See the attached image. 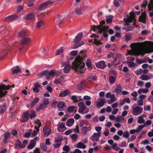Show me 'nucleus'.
Instances as JSON below:
<instances>
[{"label": "nucleus", "mask_w": 153, "mask_h": 153, "mask_svg": "<svg viewBox=\"0 0 153 153\" xmlns=\"http://www.w3.org/2000/svg\"><path fill=\"white\" fill-rule=\"evenodd\" d=\"M85 57L78 56L76 58L74 61L72 62V68L74 69L77 74L83 73L85 63L83 62V59Z\"/></svg>", "instance_id": "f257e3e1"}, {"label": "nucleus", "mask_w": 153, "mask_h": 153, "mask_svg": "<svg viewBox=\"0 0 153 153\" xmlns=\"http://www.w3.org/2000/svg\"><path fill=\"white\" fill-rule=\"evenodd\" d=\"M83 33L82 32H80L77 35L74 40V42L75 45L71 47L72 48L76 49L84 44V42H80Z\"/></svg>", "instance_id": "f03ea898"}, {"label": "nucleus", "mask_w": 153, "mask_h": 153, "mask_svg": "<svg viewBox=\"0 0 153 153\" xmlns=\"http://www.w3.org/2000/svg\"><path fill=\"white\" fill-rule=\"evenodd\" d=\"M11 87L10 85L6 86L5 85H0V98L5 97L9 90Z\"/></svg>", "instance_id": "7ed1b4c3"}, {"label": "nucleus", "mask_w": 153, "mask_h": 153, "mask_svg": "<svg viewBox=\"0 0 153 153\" xmlns=\"http://www.w3.org/2000/svg\"><path fill=\"white\" fill-rule=\"evenodd\" d=\"M136 105V104H134L132 106L133 110L132 113L134 115H138L141 114L143 111V108L141 107L137 106L135 107Z\"/></svg>", "instance_id": "20e7f679"}, {"label": "nucleus", "mask_w": 153, "mask_h": 153, "mask_svg": "<svg viewBox=\"0 0 153 153\" xmlns=\"http://www.w3.org/2000/svg\"><path fill=\"white\" fill-rule=\"evenodd\" d=\"M22 118L20 120L22 123H25L27 122L29 120V114L28 111L24 112L22 115Z\"/></svg>", "instance_id": "39448f33"}, {"label": "nucleus", "mask_w": 153, "mask_h": 153, "mask_svg": "<svg viewBox=\"0 0 153 153\" xmlns=\"http://www.w3.org/2000/svg\"><path fill=\"white\" fill-rule=\"evenodd\" d=\"M125 17L123 19H136L135 14L134 12L133 11L129 13V15L126 14V13L124 14Z\"/></svg>", "instance_id": "423d86ee"}, {"label": "nucleus", "mask_w": 153, "mask_h": 153, "mask_svg": "<svg viewBox=\"0 0 153 153\" xmlns=\"http://www.w3.org/2000/svg\"><path fill=\"white\" fill-rule=\"evenodd\" d=\"M96 65L97 68L101 69H104L106 67L105 62L104 61H101L96 63Z\"/></svg>", "instance_id": "0eeeda50"}, {"label": "nucleus", "mask_w": 153, "mask_h": 153, "mask_svg": "<svg viewBox=\"0 0 153 153\" xmlns=\"http://www.w3.org/2000/svg\"><path fill=\"white\" fill-rule=\"evenodd\" d=\"M20 40V45H26L30 41V39L29 37H23Z\"/></svg>", "instance_id": "6e6552de"}, {"label": "nucleus", "mask_w": 153, "mask_h": 153, "mask_svg": "<svg viewBox=\"0 0 153 153\" xmlns=\"http://www.w3.org/2000/svg\"><path fill=\"white\" fill-rule=\"evenodd\" d=\"M53 3V2L52 1H48L42 4L39 5V8L40 10H42L44 9V7L45 6L49 5L51 4H52Z\"/></svg>", "instance_id": "1a4fd4ad"}, {"label": "nucleus", "mask_w": 153, "mask_h": 153, "mask_svg": "<svg viewBox=\"0 0 153 153\" xmlns=\"http://www.w3.org/2000/svg\"><path fill=\"white\" fill-rule=\"evenodd\" d=\"M98 100H100V101L97 102V106L98 108L102 107L106 102V100L104 99H99Z\"/></svg>", "instance_id": "9d476101"}, {"label": "nucleus", "mask_w": 153, "mask_h": 153, "mask_svg": "<svg viewBox=\"0 0 153 153\" xmlns=\"http://www.w3.org/2000/svg\"><path fill=\"white\" fill-rule=\"evenodd\" d=\"M27 35V33L26 31L24 30H22L19 32L18 37L21 39L25 37Z\"/></svg>", "instance_id": "9b49d317"}, {"label": "nucleus", "mask_w": 153, "mask_h": 153, "mask_svg": "<svg viewBox=\"0 0 153 153\" xmlns=\"http://www.w3.org/2000/svg\"><path fill=\"white\" fill-rule=\"evenodd\" d=\"M71 93L70 91L68 90H66L62 91L59 94V96L61 97H65L70 94Z\"/></svg>", "instance_id": "f8f14e48"}, {"label": "nucleus", "mask_w": 153, "mask_h": 153, "mask_svg": "<svg viewBox=\"0 0 153 153\" xmlns=\"http://www.w3.org/2000/svg\"><path fill=\"white\" fill-rule=\"evenodd\" d=\"M124 25H128L131 23H132V25H134L136 23V20H124Z\"/></svg>", "instance_id": "ddd939ff"}, {"label": "nucleus", "mask_w": 153, "mask_h": 153, "mask_svg": "<svg viewBox=\"0 0 153 153\" xmlns=\"http://www.w3.org/2000/svg\"><path fill=\"white\" fill-rule=\"evenodd\" d=\"M7 103L4 102L1 105H0V113L1 114L4 113L6 109Z\"/></svg>", "instance_id": "4468645a"}, {"label": "nucleus", "mask_w": 153, "mask_h": 153, "mask_svg": "<svg viewBox=\"0 0 153 153\" xmlns=\"http://www.w3.org/2000/svg\"><path fill=\"white\" fill-rule=\"evenodd\" d=\"M29 114V116L30 119H32L36 117V115L34 110L33 109L28 111Z\"/></svg>", "instance_id": "2eb2a0df"}, {"label": "nucleus", "mask_w": 153, "mask_h": 153, "mask_svg": "<svg viewBox=\"0 0 153 153\" xmlns=\"http://www.w3.org/2000/svg\"><path fill=\"white\" fill-rule=\"evenodd\" d=\"M92 29L94 31H96L97 29H98L99 32L100 33H101L103 30L104 29L103 28L101 27V26L100 25H94L93 27L92 28Z\"/></svg>", "instance_id": "dca6fc26"}, {"label": "nucleus", "mask_w": 153, "mask_h": 153, "mask_svg": "<svg viewBox=\"0 0 153 153\" xmlns=\"http://www.w3.org/2000/svg\"><path fill=\"white\" fill-rule=\"evenodd\" d=\"M137 50H128L127 51V54L128 55H131L134 56H139V54L137 53Z\"/></svg>", "instance_id": "f3484780"}, {"label": "nucleus", "mask_w": 153, "mask_h": 153, "mask_svg": "<svg viewBox=\"0 0 153 153\" xmlns=\"http://www.w3.org/2000/svg\"><path fill=\"white\" fill-rule=\"evenodd\" d=\"M51 130L50 128H46L44 127L43 129V131L44 133L45 136H48L51 134Z\"/></svg>", "instance_id": "a211bd4d"}, {"label": "nucleus", "mask_w": 153, "mask_h": 153, "mask_svg": "<svg viewBox=\"0 0 153 153\" xmlns=\"http://www.w3.org/2000/svg\"><path fill=\"white\" fill-rule=\"evenodd\" d=\"M10 134L9 132H5L4 135V139L3 140L4 143H7L8 139L9 137Z\"/></svg>", "instance_id": "6ab92c4d"}, {"label": "nucleus", "mask_w": 153, "mask_h": 153, "mask_svg": "<svg viewBox=\"0 0 153 153\" xmlns=\"http://www.w3.org/2000/svg\"><path fill=\"white\" fill-rule=\"evenodd\" d=\"M131 101L129 98L128 97H126L123 99V100L120 102V105L122 106L124 105L125 102L129 103Z\"/></svg>", "instance_id": "aec40b11"}, {"label": "nucleus", "mask_w": 153, "mask_h": 153, "mask_svg": "<svg viewBox=\"0 0 153 153\" xmlns=\"http://www.w3.org/2000/svg\"><path fill=\"white\" fill-rule=\"evenodd\" d=\"M36 143L33 140H30V144L27 146L28 149H33L35 146Z\"/></svg>", "instance_id": "412c9836"}, {"label": "nucleus", "mask_w": 153, "mask_h": 153, "mask_svg": "<svg viewBox=\"0 0 153 153\" xmlns=\"http://www.w3.org/2000/svg\"><path fill=\"white\" fill-rule=\"evenodd\" d=\"M16 69H14L13 68L11 69L12 70V73L13 74H17L18 73H20L21 71V70L19 67L17 66H16Z\"/></svg>", "instance_id": "4be33fe9"}, {"label": "nucleus", "mask_w": 153, "mask_h": 153, "mask_svg": "<svg viewBox=\"0 0 153 153\" xmlns=\"http://www.w3.org/2000/svg\"><path fill=\"white\" fill-rule=\"evenodd\" d=\"M74 122V120L73 118H70L69 119L66 123V125L68 126H72Z\"/></svg>", "instance_id": "5701e85b"}, {"label": "nucleus", "mask_w": 153, "mask_h": 153, "mask_svg": "<svg viewBox=\"0 0 153 153\" xmlns=\"http://www.w3.org/2000/svg\"><path fill=\"white\" fill-rule=\"evenodd\" d=\"M71 69V66L69 64H67L65 67L63 71L65 73H68L70 71Z\"/></svg>", "instance_id": "b1692460"}, {"label": "nucleus", "mask_w": 153, "mask_h": 153, "mask_svg": "<svg viewBox=\"0 0 153 153\" xmlns=\"http://www.w3.org/2000/svg\"><path fill=\"white\" fill-rule=\"evenodd\" d=\"M122 91V88L120 85L118 84L116 86L115 89V92L117 94L120 93Z\"/></svg>", "instance_id": "393cba45"}, {"label": "nucleus", "mask_w": 153, "mask_h": 153, "mask_svg": "<svg viewBox=\"0 0 153 153\" xmlns=\"http://www.w3.org/2000/svg\"><path fill=\"white\" fill-rule=\"evenodd\" d=\"M15 145L17 148L22 149L24 148V146H23L21 144V141L19 140H17L15 143Z\"/></svg>", "instance_id": "a878e982"}, {"label": "nucleus", "mask_w": 153, "mask_h": 153, "mask_svg": "<svg viewBox=\"0 0 153 153\" xmlns=\"http://www.w3.org/2000/svg\"><path fill=\"white\" fill-rule=\"evenodd\" d=\"M19 16L17 15L13 14L11 16H9L6 17L4 19H17L19 18Z\"/></svg>", "instance_id": "bb28decb"}, {"label": "nucleus", "mask_w": 153, "mask_h": 153, "mask_svg": "<svg viewBox=\"0 0 153 153\" xmlns=\"http://www.w3.org/2000/svg\"><path fill=\"white\" fill-rule=\"evenodd\" d=\"M65 127V123H59L58 124V128L57 130L59 132H62L60 128H63Z\"/></svg>", "instance_id": "cd10ccee"}, {"label": "nucleus", "mask_w": 153, "mask_h": 153, "mask_svg": "<svg viewBox=\"0 0 153 153\" xmlns=\"http://www.w3.org/2000/svg\"><path fill=\"white\" fill-rule=\"evenodd\" d=\"M46 108V106L44 104L42 103L40 104L39 106L36 108V110L37 111H38L44 109Z\"/></svg>", "instance_id": "c85d7f7f"}, {"label": "nucleus", "mask_w": 153, "mask_h": 153, "mask_svg": "<svg viewBox=\"0 0 153 153\" xmlns=\"http://www.w3.org/2000/svg\"><path fill=\"white\" fill-rule=\"evenodd\" d=\"M76 147L79 149L82 148L85 149L86 147V146L84 145L82 143L80 142L78 143L77 144V146Z\"/></svg>", "instance_id": "c756f323"}, {"label": "nucleus", "mask_w": 153, "mask_h": 153, "mask_svg": "<svg viewBox=\"0 0 153 153\" xmlns=\"http://www.w3.org/2000/svg\"><path fill=\"white\" fill-rule=\"evenodd\" d=\"M39 98L38 97L36 98L31 103L30 106L32 107L34 106L36 104L39 102Z\"/></svg>", "instance_id": "7c9ffc66"}, {"label": "nucleus", "mask_w": 153, "mask_h": 153, "mask_svg": "<svg viewBox=\"0 0 153 153\" xmlns=\"http://www.w3.org/2000/svg\"><path fill=\"white\" fill-rule=\"evenodd\" d=\"M47 70H45L42 71L40 73H38L37 75V76L39 77H41L43 75L47 76Z\"/></svg>", "instance_id": "2f4dec72"}, {"label": "nucleus", "mask_w": 153, "mask_h": 153, "mask_svg": "<svg viewBox=\"0 0 153 153\" xmlns=\"http://www.w3.org/2000/svg\"><path fill=\"white\" fill-rule=\"evenodd\" d=\"M65 106V104L64 102H59L57 105V107L59 109L62 108L64 106ZM59 110L61 111V110L59 109Z\"/></svg>", "instance_id": "473e14b6"}, {"label": "nucleus", "mask_w": 153, "mask_h": 153, "mask_svg": "<svg viewBox=\"0 0 153 153\" xmlns=\"http://www.w3.org/2000/svg\"><path fill=\"white\" fill-rule=\"evenodd\" d=\"M35 16L34 13H30L25 17L24 19H32L34 18Z\"/></svg>", "instance_id": "72a5a7b5"}, {"label": "nucleus", "mask_w": 153, "mask_h": 153, "mask_svg": "<svg viewBox=\"0 0 153 153\" xmlns=\"http://www.w3.org/2000/svg\"><path fill=\"white\" fill-rule=\"evenodd\" d=\"M148 91V89L147 88L140 89L138 91V93L139 94H140L142 93H146Z\"/></svg>", "instance_id": "f704fd0d"}, {"label": "nucleus", "mask_w": 153, "mask_h": 153, "mask_svg": "<svg viewBox=\"0 0 153 153\" xmlns=\"http://www.w3.org/2000/svg\"><path fill=\"white\" fill-rule=\"evenodd\" d=\"M116 122H122L124 120V119L121 116H117L115 118Z\"/></svg>", "instance_id": "c9c22d12"}, {"label": "nucleus", "mask_w": 153, "mask_h": 153, "mask_svg": "<svg viewBox=\"0 0 153 153\" xmlns=\"http://www.w3.org/2000/svg\"><path fill=\"white\" fill-rule=\"evenodd\" d=\"M116 80V77L113 76H110L109 78V82L113 84Z\"/></svg>", "instance_id": "e433bc0d"}, {"label": "nucleus", "mask_w": 153, "mask_h": 153, "mask_svg": "<svg viewBox=\"0 0 153 153\" xmlns=\"http://www.w3.org/2000/svg\"><path fill=\"white\" fill-rule=\"evenodd\" d=\"M44 24L43 21L42 20H39L37 22L36 25V27L37 28H40Z\"/></svg>", "instance_id": "4c0bfd02"}, {"label": "nucleus", "mask_w": 153, "mask_h": 153, "mask_svg": "<svg viewBox=\"0 0 153 153\" xmlns=\"http://www.w3.org/2000/svg\"><path fill=\"white\" fill-rule=\"evenodd\" d=\"M78 105L79 108H82V109H84V110H85L86 108V106L83 102H79Z\"/></svg>", "instance_id": "58836bf2"}, {"label": "nucleus", "mask_w": 153, "mask_h": 153, "mask_svg": "<svg viewBox=\"0 0 153 153\" xmlns=\"http://www.w3.org/2000/svg\"><path fill=\"white\" fill-rule=\"evenodd\" d=\"M127 64L128 66L130 68L134 67L136 66V64L131 61L127 62Z\"/></svg>", "instance_id": "ea45409f"}, {"label": "nucleus", "mask_w": 153, "mask_h": 153, "mask_svg": "<svg viewBox=\"0 0 153 153\" xmlns=\"http://www.w3.org/2000/svg\"><path fill=\"white\" fill-rule=\"evenodd\" d=\"M70 98L71 100L73 101V102H78L79 101L82 100V99H80L79 100H78V98L75 95H73L71 96Z\"/></svg>", "instance_id": "a19ab883"}, {"label": "nucleus", "mask_w": 153, "mask_h": 153, "mask_svg": "<svg viewBox=\"0 0 153 153\" xmlns=\"http://www.w3.org/2000/svg\"><path fill=\"white\" fill-rule=\"evenodd\" d=\"M40 148L41 149L44 151H46L47 149V147L44 143L40 144Z\"/></svg>", "instance_id": "79ce46f5"}, {"label": "nucleus", "mask_w": 153, "mask_h": 153, "mask_svg": "<svg viewBox=\"0 0 153 153\" xmlns=\"http://www.w3.org/2000/svg\"><path fill=\"white\" fill-rule=\"evenodd\" d=\"M137 53L139 54V56L140 55H141V56H143L145 54V53H148V52H144L143 51L141 50H137Z\"/></svg>", "instance_id": "37998d69"}, {"label": "nucleus", "mask_w": 153, "mask_h": 153, "mask_svg": "<svg viewBox=\"0 0 153 153\" xmlns=\"http://www.w3.org/2000/svg\"><path fill=\"white\" fill-rule=\"evenodd\" d=\"M145 122V120L143 119V117L141 116H140L138 118L137 122L140 124L143 123Z\"/></svg>", "instance_id": "c03bdc74"}, {"label": "nucleus", "mask_w": 153, "mask_h": 153, "mask_svg": "<svg viewBox=\"0 0 153 153\" xmlns=\"http://www.w3.org/2000/svg\"><path fill=\"white\" fill-rule=\"evenodd\" d=\"M132 36V35L130 34H126L124 36L125 40L128 42V41L131 39Z\"/></svg>", "instance_id": "a18cd8bd"}, {"label": "nucleus", "mask_w": 153, "mask_h": 153, "mask_svg": "<svg viewBox=\"0 0 153 153\" xmlns=\"http://www.w3.org/2000/svg\"><path fill=\"white\" fill-rule=\"evenodd\" d=\"M70 148L69 146L65 145L64 146L63 148V150L66 152V153H68L70 151Z\"/></svg>", "instance_id": "49530a36"}, {"label": "nucleus", "mask_w": 153, "mask_h": 153, "mask_svg": "<svg viewBox=\"0 0 153 153\" xmlns=\"http://www.w3.org/2000/svg\"><path fill=\"white\" fill-rule=\"evenodd\" d=\"M123 136L126 138H128L130 136V134L128 131H125L123 133Z\"/></svg>", "instance_id": "de8ad7c7"}, {"label": "nucleus", "mask_w": 153, "mask_h": 153, "mask_svg": "<svg viewBox=\"0 0 153 153\" xmlns=\"http://www.w3.org/2000/svg\"><path fill=\"white\" fill-rule=\"evenodd\" d=\"M94 43L96 45L98 46L100 45H102V43L99 41L97 39L95 38L94 39Z\"/></svg>", "instance_id": "09e8293b"}, {"label": "nucleus", "mask_w": 153, "mask_h": 153, "mask_svg": "<svg viewBox=\"0 0 153 153\" xmlns=\"http://www.w3.org/2000/svg\"><path fill=\"white\" fill-rule=\"evenodd\" d=\"M82 131L83 135H85L87 131V127L85 126H83L82 129Z\"/></svg>", "instance_id": "8fccbe9b"}, {"label": "nucleus", "mask_w": 153, "mask_h": 153, "mask_svg": "<svg viewBox=\"0 0 153 153\" xmlns=\"http://www.w3.org/2000/svg\"><path fill=\"white\" fill-rule=\"evenodd\" d=\"M91 61L89 59H88L86 62V65L88 68H91Z\"/></svg>", "instance_id": "3c124183"}, {"label": "nucleus", "mask_w": 153, "mask_h": 153, "mask_svg": "<svg viewBox=\"0 0 153 153\" xmlns=\"http://www.w3.org/2000/svg\"><path fill=\"white\" fill-rule=\"evenodd\" d=\"M146 14L145 12H144L142 13L141 15L139 16L138 19H146Z\"/></svg>", "instance_id": "603ef678"}, {"label": "nucleus", "mask_w": 153, "mask_h": 153, "mask_svg": "<svg viewBox=\"0 0 153 153\" xmlns=\"http://www.w3.org/2000/svg\"><path fill=\"white\" fill-rule=\"evenodd\" d=\"M63 51V49L62 47H61L59 49L57 50L56 51V55H57L60 54V53H62Z\"/></svg>", "instance_id": "864d4df0"}, {"label": "nucleus", "mask_w": 153, "mask_h": 153, "mask_svg": "<svg viewBox=\"0 0 153 153\" xmlns=\"http://www.w3.org/2000/svg\"><path fill=\"white\" fill-rule=\"evenodd\" d=\"M141 79L143 80H146L150 79L148 76L146 75H143L141 76Z\"/></svg>", "instance_id": "5fc2aeb1"}, {"label": "nucleus", "mask_w": 153, "mask_h": 153, "mask_svg": "<svg viewBox=\"0 0 153 153\" xmlns=\"http://www.w3.org/2000/svg\"><path fill=\"white\" fill-rule=\"evenodd\" d=\"M47 71L48 73L47 74V75H48L51 76H53L56 74V73L53 70H51L50 72L47 70Z\"/></svg>", "instance_id": "6e6d98bb"}, {"label": "nucleus", "mask_w": 153, "mask_h": 153, "mask_svg": "<svg viewBox=\"0 0 153 153\" xmlns=\"http://www.w3.org/2000/svg\"><path fill=\"white\" fill-rule=\"evenodd\" d=\"M77 137L78 135L76 134H72L71 137V138L72 140L74 141H76L77 139Z\"/></svg>", "instance_id": "4d7b16f0"}, {"label": "nucleus", "mask_w": 153, "mask_h": 153, "mask_svg": "<svg viewBox=\"0 0 153 153\" xmlns=\"http://www.w3.org/2000/svg\"><path fill=\"white\" fill-rule=\"evenodd\" d=\"M77 89L79 91L83 89L82 83L81 82L77 86Z\"/></svg>", "instance_id": "13d9d810"}, {"label": "nucleus", "mask_w": 153, "mask_h": 153, "mask_svg": "<svg viewBox=\"0 0 153 153\" xmlns=\"http://www.w3.org/2000/svg\"><path fill=\"white\" fill-rule=\"evenodd\" d=\"M74 106H69L67 108V111L70 112H73L74 110Z\"/></svg>", "instance_id": "bf43d9fd"}, {"label": "nucleus", "mask_w": 153, "mask_h": 153, "mask_svg": "<svg viewBox=\"0 0 153 153\" xmlns=\"http://www.w3.org/2000/svg\"><path fill=\"white\" fill-rule=\"evenodd\" d=\"M63 139L61 137H57L55 138V142H59L60 141V143H61L62 141V140Z\"/></svg>", "instance_id": "052dcab7"}, {"label": "nucleus", "mask_w": 153, "mask_h": 153, "mask_svg": "<svg viewBox=\"0 0 153 153\" xmlns=\"http://www.w3.org/2000/svg\"><path fill=\"white\" fill-rule=\"evenodd\" d=\"M57 102L56 101H53V102L51 104V107L54 108H56V105L57 104Z\"/></svg>", "instance_id": "680f3d73"}, {"label": "nucleus", "mask_w": 153, "mask_h": 153, "mask_svg": "<svg viewBox=\"0 0 153 153\" xmlns=\"http://www.w3.org/2000/svg\"><path fill=\"white\" fill-rule=\"evenodd\" d=\"M31 132H26L25 134L24 135L23 137L26 138H29L31 135Z\"/></svg>", "instance_id": "e2e57ef3"}, {"label": "nucleus", "mask_w": 153, "mask_h": 153, "mask_svg": "<svg viewBox=\"0 0 153 153\" xmlns=\"http://www.w3.org/2000/svg\"><path fill=\"white\" fill-rule=\"evenodd\" d=\"M56 23L58 25L60 26L63 24V21L62 20H57Z\"/></svg>", "instance_id": "0e129e2a"}, {"label": "nucleus", "mask_w": 153, "mask_h": 153, "mask_svg": "<svg viewBox=\"0 0 153 153\" xmlns=\"http://www.w3.org/2000/svg\"><path fill=\"white\" fill-rule=\"evenodd\" d=\"M34 123L38 125V127H40L41 126V123L39 119H38L37 120H35L34 121Z\"/></svg>", "instance_id": "69168bd1"}, {"label": "nucleus", "mask_w": 153, "mask_h": 153, "mask_svg": "<svg viewBox=\"0 0 153 153\" xmlns=\"http://www.w3.org/2000/svg\"><path fill=\"white\" fill-rule=\"evenodd\" d=\"M54 83L55 84L62 85L61 81L60 79V78L59 79H55L54 81Z\"/></svg>", "instance_id": "338daca9"}, {"label": "nucleus", "mask_w": 153, "mask_h": 153, "mask_svg": "<svg viewBox=\"0 0 153 153\" xmlns=\"http://www.w3.org/2000/svg\"><path fill=\"white\" fill-rule=\"evenodd\" d=\"M114 3L116 7H119L120 6L118 1L116 0H114Z\"/></svg>", "instance_id": "774afa93"}]
</instances>
